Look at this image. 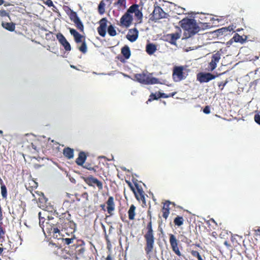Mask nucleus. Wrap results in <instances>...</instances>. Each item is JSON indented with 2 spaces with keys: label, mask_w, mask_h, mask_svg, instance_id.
<instances>
[{
  "label": "nucleus",
  "mask_w": 260,
  "mask_h": 260,
  "mask_svg": "<svg viewBox=\"0 0 260 260\" xmlns=\"http://www.w3.org/2000/svg\"><path fill=\"white\" fill-rule=\"evenodd\" d=\"M140 6L137 4L132 5L127 10L126 12L121 17L119 25L122 27H128L132 23L133 18L131 13H135V16L140 22L143 18L141 10H139Z\"/></svg>",
  "instance_id": "1"
},
{
  "label": "nucleus",
  "mask_w": 260,
  "mask_h": 260,
  "mask_svg": "<svg viewBox=\"0 0 260 260\" xmlns=\"http://www.w3.org/2000/svg\"><path fill=\"white\" fill-rule=\"evenodd\" d=\"M179 24L184 31L183 36L185 39L192 37L200 30L196 20L194 19L184 18L179 21Z\"/></svg>",
  "instance_id": "2"
},
{
  "label": "nucleus",
  "mask_w": 260,
  "mask_h": 260,
  "mask_svg": "<svg viewBox=\"0 0 260 260\" xmlns=\"http://www.w3.org/2000/svg\"><path fill=\"white\" fill-rule=\"evenodd\" d=\"M134 80L144 85H152L159 83L158 79L152 76V74L148 72L135 74L134 75Z\"/></svg>",
  "instance_id": "3"
},
{
  "label": "nucleus",
  "mask_w": 260,
  "mask_h": 260,
  "mask_svg": "<svg viewBox=\"0 0 260 260\" xmlns=\"http://www.w3.org/2000/svg\"><path fill=\"white\" fill-rule=\"evenodd\" d=\"M148 231L145 235V238L146 241V246L145 251L147 254H149L153 249L154 237L153 236V230L152 229L151 222H150L147 225Z\"/></svg>",
  "instance_id": "4"
},
{
  "label": "nucleus",
  "mask_w": 260,
  "mask_h": 260,
  "mask_svg": "<svg viewBox=\"0 0 260 260\" xmlns=\"http://www.w3.org/2000/svg\"><path fill=\"white\" fill-rule=\"evenodd\" d=\"M69 30L71 34L73 36L75 41L76 43L82 42L81 46L79 47V50L83 53H86L87 51V48L85 40L83 41H82V38H83V36L74 28H70Z\"/></svg>",
  "instance_id": "5"
},
{
  "label": "nucleus",
  "mask_w": 260,
  "mask_h": 260,
  "mask_svg": "<svg viewBox=\"0 0 260 260\" xmlns=\"http://www.w3.org/2000/svg\"><path fill=\"white\" fill-rule=\"evenodd\" d=\"M67 9L70 12L69 17L72 21H73L78 29L83 32L84 30V25L78 16L77 13L71 10L69 7H67Z\"/></svg>",
  "instance_id": "6"
},
{
  "label": "nucleus",
  "mask_w": 260,
  "mask_h": 260,
  "mask_svg": "<svg viewBox=\"0 0 260 260\" xmlns=\"http://www.w3.org/2000/svg\"><path fill=\"white\" fill-rule=\"evenodd\" d=\"M83 180L89 186L94 187L96 186L99 190H102L103 189V183L97 178H94L92 175L87 177H83Z\"/></svg>",
  "instance_id": "7"
},
{
  "label": "nucleus",
  "mask_w": 260,
  "mask_h": 260,
  "mask_svg": "<svg viewBox=\"0 0 260 260\" xmlns=\"http://www.w3.org/2000/svg\"><path fill=\"white\" fill-rule=\"evenodd\" d=\"M184 67L183 66L175 67L173 71V79L175 82L180 81L184 79L185 77L183 73Z\"/></svg>",
  "instance_id": "8"
},
{
  "label": "nucleus",
  "mask_w": 260,
  "mask_h": 260,
  "mask_svg": "<svg viewBox=\"0 0 260 260\" xmlns=\"http://www.w3.org/2000/svg\"><path fill=\"white\" fill-rule=\"evenodd\" d=\"M221 58V54L219 52L213 54L211 58V61L209 63L206 70L209 72L213 71L217 67V63L219 62Z\"/></svg>",
  "instance_id": "9"
},
{
  "label": "nucleus",
  "mask_w": 260,
  "mask_h": 260,
  "mask_svg": "<svg viewBox=\"0 0 260 260\" xmlns=\"http://www.w3.org/2000/svg\"><path fill=\"white\" fill-rule=\"evenodd\" d=\"M216 76L210 73L200 72L197 75V80L200 83H206L214 79Z\"/></svg>",
  "instance_id": "10"
},
{
  "label": "nucleus",
  "mask_w": 260,
  "mask_h": 260,
  "mask_svg": "<svg viewBox=\"0 0 260 260\" xmlns=\"http://www.w3.org/2000/svg\"><path fill=\"white\" fill-rule=\"evenodd\" d=\"M136 188L135 189L133 192L135 194V196L136 199L139 201H141L142 202V204L145 205V193L143 190L141 186L139 185L138 183H135Z\"/></svg>",
  "instance_id": "11"
},
{
  "label": "nucleus",
  "mask_w": 260,
  "mask_h": 260,
  "mask_svg": "<svg viewBox=\"0 0 260 260\" xmlns=\"http://www.w3.org/2000/svg\"><path fill=\"white\" fill-rule=\"evenodd\" d=\"M56 38L58 40L59 43L63 46L66 51L69 52L71 50V46L70 44L61 33L59 32L57 34Z\"/></svg>",
  "instance_id": "12"
},
{
  "label": "nucleus",
  "mask_w": 260,
  "mask_h": 260,
  "mask_svg": "<svg viewBox=\"0 0 260 260\" xmlns=\"http://www.w3.org/2000/svg\"><path fill=\"white\" fill-rule=\"evenodd\" d=\"M115 206L114 199L113 197L110 196L109 197L105 204L101 205V207L104 211H106V209L107 211H113L115 209Z\"/></svg>",
  "instance_id": "13"
},
{
  "label": "nucleus",
  "mask_w": 260,
  "mask_h": 260,
  "mask_svg": "<svg viewBox=\"0 0 260 260\" xmlns=\"http://www.w3.org/2000/svg\"><path fill=\"white\" fill-rule=\"evenodd\" d=\"M99 23L100 26L97 28L98 32L101 36L104 37L106 34L107 19L106 18H102L100 20Z\"/></svg>",
  "instance_id": "14"
},
{
  "label": "nucleus",
  "mask_w": 260,
  "mask_h": 260,
  "mask_svg": "<svg viewBox=\"0 0 260 260\" xmlns=\"http://www.w3.org/2000/svg\"><path fill=\"white\" fill-rule=\"evenodd\" d=\"M163 209L165 211H170L171 210H175L176 209L183 210V208L179 206H176L174 202L170 201H166L164 203Z\"/></svg>",
  "instance_id": "15"
},
{
  "label": "nucleus",
  "mask_w": 260,
  "mask_h": 260,
  "mask_svg": "<svg viewBox=\"0 0 260 260\" xmlns=\"http://www.w3.org/2000/svg\"><path fill=\"white\" fill-rule=\"evenodd\" d=\"M170 242L173 251L177 255H178V256H180L181 254L178 247L177 240L175 236L173 234L170 235Z\"/></svg>",
  "instance_id": "16"
},
{
  "label": "nucleus",
  "mask_w": 260,
  "mask_h": 260,
  "mask_svg": "<svg viewBox=\"0 0 260 260\" xmlns=\"http://www.w3.org/2000/svg\"><path fill=\"white\" fill-rule=\"evenodd\" d=\"M233 31V26H229L228 27H223L221 28L218 29L215 31V32L217 36H227L230 35Z\"/></svg>",
  "instance_id": "17"
},
{
  "label": "nucleus",
  "mask_w": 260,
  "mask_h": 260,
  "mask_svg": "<svg viewBox=\"0 0 260 260\" xmlns=\"http://www.w3.org/2000/svg\"><path fill=\"white\" fill-rule=\"evenodd\" d=\"M152 15L154 19H159L164 17L165 13L161 7L157 6L155 7Z\"/></svg>",
  "instance_id": "18"
},
{
  "label": "nucleus",
  "mask_w": 260,
  "mask_h": 260,
  "mask_svg": "<svg viewBox=\"0 0 260 260\" xmlns=\"http://www.w3.org/2000/svg\"><path fill=\"white\" fill-rule=\"evenodd\" d=\"M138 37V31L136 28L130 29L126 35V38L130 42L135 41Z\"/></svg>",
  "instance_id": "19"
},
{
  "label": "nucleus",
  "mask_w": 260,
  "mask_h": 260,
  "mask_svg": "<svg viewBox=\"0 0 260 260\" xmlns=\"http://www.w3.org/2000/svg\"><path fill=\"white\" fill-rule=\"evenodd\" d=\"M87 158V155L83 151H81L78 154V156L76 159V163L77 165L83 166Z\"/></svg>",
  "instance_id": "20"
},
{
  "label": "nucleus",
  "mask_w": 260,
  "mask_h": 260,
  "mask_svg": "<svg viewBox=\"0 0 260 260\" xmlns=\"http://www.w3.org/2000/svg\"><path fill=\"white\" fill-rule=\"evenodd\" d=\"M181 33L177 32L168 34L167 37L170 39L169 42L172 45L176 44V41L180 38Z\"/></svg>",
  "instance_id": "21"
},
{
  "label": "nucleus",
  "mask_w": 260,
  "mask_h": 260,
  "mask_svg": "<svg viewBox=\"0 0 260 260\" xmlns=\"http://www.w3.org/2000/svg\"><path fill=\"white\" fill-rule=\"evenodd\" d=\"M63 156L68 159H72L74 155V149L70 147H65L63 150Z\"/></svg>",
  "instance_id": "22"
},
{
  "label": "nucleus",
  "mask_w": 260,
  "mask_h": 260,
  "mask_svg": "<svg viewBox=\"0 0 260 260\" xmlns=\"http://www.w3.org/2000/svg\"><path fill=\"white\" fill-rule=\"evenodd\" d=\"M157 50L156 46L153 43H148L146 46V51L149 55L153 54Z\"/></svg>",
  "instance_id": "23"
},
{
  "label": "nucleus",
  "mask_w": 260,
  "mask_h": 260,
  "mask_svg": "<svg viewBox=\"0 0 260 260\" xmlns=\"http://www.w3.org/2000/svg\"><path fill=\"white\" fill-rule=\"evenodd\" d=\"M121 53L126 59H128L131 55L130 49L127 45H125L121 48Z\"/></svg>",
  "instance_id": "24"
},
{
  "label": "nucleus",
  "mask_w": 260,
  "mask_h": 260,
  "mask_svg": "<svg viewBox=\"0 0 260 260\" xmlns=\"http://www.w3.org/2000/svg\"><path fill=\"white\" fill-rule=\"evenodd\" d=\"M74 206V203H71L69 201H66L63 202L62 209L65 211H69V210H73L72 206Z\"/></svg>",
  "instance_id": "25"
},
{
  "label": "nucleus",
  "mask_w": 260,
  "mask_h": 260,
  "mask_svg": "<svg viewBox=\"0 0 260 260\" xmlns=\"http://www.w3.org/2000/svg\"><path fill=\"white\" fill-rule=\"evenodd\" d=\"M247 38L248 37L247 36H245V38H243L242 36H240L238 34L236 33L233 37V39L235 42H239L243 44L246 42Z\"/></svg>",
  "instance_id": "26"
},
{
  "label": "nucleus",
  "mask_w": 260,
  "mask_h": 260,
  "mask_svg": "<svg viewBox=\"0 0 260 260\" xmlns=\"http://www.w3.org/2000/svg\"><path fill=\"white\" fill-rule=\"evenodd\" d=\"M2 26L4 28L10 31H13L15 29V25L13 22H3Z\"/></svg>",
  "instance_id": "27"
},
{
  "label": "nucleus",
  "mask_w": 260,
  "mask_h": 260,
  "mask_svg": "<svg viewBox=\"0 0 260 260\" xmlns=\"http://www.w3.org/2000/svg\"><path fill=\"white\" fill-rule=\"evenodd\" d=\"M0 184L2 196L4 199H6L7 197V189L2 179H0Z\"/></svg>",
  "instance_id": "28"
},
{
  "label": "nucleus",
  "mask_w": 260,
  "mask_h": 260,
  "mask_svg": "<svg viewBox=\"0 0 260 260\" xmlns=\"http://www.w3.org/2000/svg\"><path fill=\"white\" fill-rule=\"evenodd\" d=\"M105 4L104 3L103 1H101L100 2V4L99 5L98 11H99V13L101 15L103 14L105 12Z\"/></svg>",
  "instance_id": "29"
},
{
  "label": "nucleus",
  "mask_w": 260,
  "mask_h": 260,
  "mask_svg": "<svg viewBox=\"0 0 260 260\" xmlns=\"http://www.w3.org/2000/svg\"><path fill=\"white\" fill-rule=\"evenodd\" d=\"M108 32L110 36L114 37L116 35V31L112 25L108 27Z\"/></svg>",
  "instance_id": "30"
},
{
  "label": "nucleus",
  "mask_w": 260,
  "mask_h": 260,
  "mask_svg": "<svg viewBox=\"0 0 260 260\" xmlns=\"http://www.w3.org/2000/svg\"><path fill=\"white\" fill-rule=\"evenodd\" d=\"M184 219L182 217L177 216L174 219V223L176 225L178 226H181L183 223Z\"/></svg>",
  "instance_id": "31"
},
{
  "label": "nucleus",
  "mask_w": 260,
  "mask_h": 260,
  "mask_svg": "<svg viewBox=\"0 0 260 260\" xmlns=\"http://www.w3.org/2000/svg\"><path fill=\"white\" fill-rule=\"evenodd\" d=\"M159 99V92H155V93H152L150 96L148 101L151 102L153 100H157Z\"/></svg>",
  "instance_id": "32"
},
{
  "label": "nucleus",
  "mask_w": 260,
  "mask_h": 260,
  "mask_svg": "<svg viewBox=\"0 0 260 260\" xmlns=\"http://www.w3.org/2000/svg\"><path fill=\"white\" fill-rule=\"evenodd\" d=\"M126 5V0H118V1L115 3V5L118 6V8L121 9L125 8Z\"/></svg>",
  "instance_id": "33"
},
{
  "label": "nucleus",
  "mask_w": 260,
  "mask_h": 260,
  "mask_svg": "<svg viewBox=\"0 0 260 260\" xmlns=\"http://www.w3.org/2000/svg\"><path fill=\"white\" fill-rule=\"evenodd\" d=\"M83 167L88 170L93 171L94 172H95L96 171V169L98 168V167L96 166L92 167L91 164H88V163L86 164L83 166Z\"/></svg>",
  "instance_id": "34"
},
{
  "label": "nucleus",
  "mask_w": 260,
  "mask_h": 260,
  "mask_svg": "<svg viewBox=\"0 0 260 260\" xmlns=\"http://www.w3.org/2000/svg\"><path fill=\"white\" fill-rule=\"evenodd\" d=\"M38 142V141L36 139H34L30 144V146L35 150H38V148L37 146V144Z\"/></svg>",
  "instance_id": "35"
},
{
  "label": "nucleus",
  "mask_w": 260,
  "mask_h": 260,
  "mask_svg": "<svg viewBox=\"0 0 260 260\" xmlns=\"http://www.w3.org/2000/svg\"><path fill=\"white\" fill-rule=\"evenodd\" d=\"M46 38L47 40L54 39L53 33L51 31H49V32L46 34Z\"/></svg>",
  "instance_id": "36"
},
{
  "label": "nucleus",
  "mask_w": 260,
  "mask_h": 260,
  "mask_svg": "<svg viewBox=\"0 0 260 260\" xmlns=\"http://www.w3.org/2000/svg\"><path fill=\"white\" fill-rule=\"evenodd\" d=\"M0 16L1 17L8 16L9 13L5 10H0Z\"/></svg>",
  "instance_id": "37"
},
{
  "label": "nucleus",
  "mask_w": 260,
  "mask_h": 260,
  "mask_svg": "<svg viewBox=\"0 0 260 260\" xmlns=\"http://www.w3.org/2000/svg\"><path fill=\"white\" fill-rule=\"evenodd\" d=\"M227 83H228V81H225L224 82H220L218 83V86L219 87H222L221 88V90H222L223 89V87L227 84Z\"/></svg>",
  "instance_id": "38"
},
{
  "label": "nucleus",
  "mask_w": 260,
  "mask_h": 260,
  "mask_svg": "<svg viewBox=\"0 0 260 260\" xmlns=\"http://www.w3.org/2000/svg\"><path fill=\"white\" fill-rule=\"evenodd\" d=\"M254 120L255 121L260 125V115L258 114H256L254 115Z\"/></svg>",
  "instance_id": "39"
},
{
  "label": "nucleus",
  "mask_w": 260,
  "mask_h": 260,
  "mask_svg": "<svg viewBox=\"0 0 260 260\" xmlns=\"http://www.w3.org/2000/svg\"><path fill=\"white\" fill-rule=\"evenodd\" d=\"M126 183H127V184L128 185L129 187H130V188L131 189V190L134 191L135 189L136 188V187H135V185L134 186L132 183L129 181H126Z\"/></svg>",
  "instance_id": "40"
},
{
  "label": "nucleus",
  "mask_w": 260,
  "mask_h": 260,
  "mask_svg": "<svg viewBox=\"0 0 260 260\" xmlns=\"http://www.w3.org/2000/svg\"><path fill=\"white\" fill-rule=\"evenodd\" d=\"M203 112L205 114H209L210 113V107L208 106H206L203 109Z\"/></svg>",
  "instance_id": "41"
},
{
  "label": "nucleus",
  "mask_w": 260,
  "mask_h": 260,
  "mask_svg": "<svg viewBox=\"0 0 260 260\" xmlns=\"http://www.w3.org/2000/svg\"><path fill=\"white\" fill-rule=\"evenodd\" d=\"M64 240L65 243L68 245L71 244L73 242V239L72 238H66Z\"/></svg>",
  "instance_id": "42"
},
{
  "label": "nucleus",
  "mask_w": 260,
  "mask_h": 260,
  "mask_svg": "<svg viewBox=\"0 0 260 260\" xmlns=\"http://www.w3.org/2000/svg\"><path fill=\"white\" fill-rule=\"evenodd\" d=\"M39 216L40 219V223H41V222L44 223L45 220V219L44 217L42 216V212H39Z\"/></svg>",
  "instance_id": "43"
},
{
  "label": "nucleus",
  "mask_w": 260,
  "mask_h": 260,
  "mask_svg": "<svg viewBox=\"0 0 260 260\" xmlns=\"http://www.w3.org/2000/svg\"><path fill=\"white\" fill-rule=\"evenodd\" d=\"M129 218L131 220L134 219L135 216V212H128Z\"/></svg>",
  "instance_id": "44"
},
{
  "label": "nucleus",
  "mask_w": 260,
  "mask_h": 260,
  "mask_svg": "<svg viewBox=\"0 0 260 260\" xmlns=\"http://www.w3.org/2000/svg\"><path fill=\"white\" fill-rule=\"evenodd\" d=\"M46 4L49 7H52L53 6V3L51 0H47Z\"/></svg>",
  "instance_id": "45"
},
{
  "label": "nucleus",
  "mask_w": 260,
  "mask_h": 260,
  "mask_svg": "<svg viewBox=\"0 0 260 260\" xmlns=\"http://www.w3.org/2000/svg\"><path fill=\"white\" fill-rule=\"evenodd\" d=\"M159 94V98H168V96L167 95V94H166L165 93H161L160 92H158Z\"/></svg>",
  "instance_id": "46"
},
{
  "label": "nucleus",
  "mask_w": 260,
  "mask_h": 260,
  "mask_svg": "<svg viewBox=\"0 0 260 260\" xmlns=\"http://www.w3.org/2000/svg\"><path fill=\"white\" fill-rule=\"evenodd\" d=\"M2 223V222H0V238H1L3 236V235H4V231H3V229L1 226V224Z\"/></svg>",
  "instance_id": "47"
},
{
  "label": "nucleus",
  "mask_w": 260,
  "mask_h": 260,
  "mask_svg": "<svg viewBox=\"0 0 260 260\" xmlns=\"http://www.w3.org/2000/svg\"><path fill=\"white\" fill-rule=\"evenodd\" d=\"M52 232L54 233V234H57V233H59L60 231L58 229H57V228H54L53 229H52Z\"/></svg>",
  "instance_id": "48"
},
{
  "label": "nucleus",
  "mask_w": 260,
  "mask_h": 260,
  "mask_svg": "<svg viewBox=\"0 0 260 260\" xmlns=\"http://www.w3.org/2000/svg\"><path fill=\"white\" fill-rule=\"evenodd\" d=\"M179 9H180L179 11V12L178 13V14L179 15H180L182 13H183V14L184 13V11H185V9L184 8H179Z\"/></svg>",
  "instance_id": "49"
},
{
  "label": "nucleus",
  "mask_w": 260,
  "mask_h": 260,
  "mask_svg": "<svg viewBox=\"0 0 260 260\" xmlns=\"http://www.w3.org/2000/svg\"><path fill=\"white\" fill-rule=\"evenodd\" d=\"M136 207L134 205H132L128 211H135Z\"/></svg>",
  "instance_id": "50"
},
{
  "label": "nucleus",
  "mask_w": 260,
  "mask_h": 260,
  "mask_svg": "<svg viewBox=\"0 0 260 260\" xmlns=\"http://www.w3.org/2000/svg\"><path fill=\"white\" fill-rule=\"evenodd\" d=\"M176 92H173L167 94V95L168 96V98L173 97L176 94Z\"/></svg>",
  "instance_id": "51"
},
{
  "label": "nucleus",
  "mask_w": 260,
  "mask_h": 260,
  "mask_svg": "<svg viewBox=\"0 0 260 260\" xmlns=\"http://www.w3.org/2000/svg\"><path fill=\"white\" fill-rule=\"evenodd\" d=\"M169 212H164L163 217L167 218L168 216Z\"/></svg>",
  "instance_id": "52"
},
{
  "label": "nucleus",
  "mask_w": 260,
  "mask_h": 260,
  "mask_svg": "<svg viewBox=\"0 0 260 260\" xmlns=\"http://www.w3.org/2000/svg\"><path fill=\"white\" fill-rule=\"evenodd\" d=\"M197 258L198 260H203L199 253H197Z\"/></svg>",
  "instance_id": "53"
},
{
  "label": "nucleus",
  "mask_w": 260,
  "mask_h": 260,
  "mask_svg": "<svg viewBox=\"0 0 260 260\" xmlns=\"http://www.w3.org/2000/svg\"><path fill=\"white\" fill-rule=\"evenodd\" d=\"M106 260H112V258L110 255H108V256L106 258Z\"/></svg>",
  "instance_id": "54"
},
{
  "label": "nucleus",
  "mask_w": 260,
  "mask_h": 260,
  "mask_svg": "<svg viewBox=\"0 0 260 260\" xmlns=\"http://www.w3.org/2000/svg\"><path fill=\"white\" fill-rule=\"evenodd\" d=\"M2 219H3L2 212H0V222H2L1 220H2Z\"/></svg>",
  "instance_id": "55"
},
{
  "label": "nucleus",
  "mask_w": 260,
  "mask_h": 260,
  "mask_svg": "<svg viewBox=\"0 0 260 260\" xmlns=\"http://www.w3.org/2000/svg\"><path fill=\"white\" fill-rule=\"evenodd\" d=\"M4 2V0H0V6L2 5Z\"/></svg>",
  "instance_id": "56"
},
{
  "label": "nucleus",
  "mask_w": 260,
  "mask_h": 260,
  "mask_svg": "<svg viewBox=\"0 0 260 260\" xmlns=\"http://www.w3.org/2000/svg\"><path fill=\"white\" fill-rule=\"evenodd\" d=\"M118 59L120 60V61L121 62H123L124 61V59H122V57H118Z\"/></svg>",
  "instance_id": "57"
},
{
  "label": "nucleus",
  "mask_w": 260,
  "mask_h": 260,
  "mask_svg": "<svg viewBox=\"0 0 260 260\" xmlns=\"http://www.w3.org/2000/svg\"><path fill=\"white\" fill-rule=\"evenodd\" d=\"M3 251V248L0 247V254L2 253Z\"/></svg>",
  "instance_id": "58"
},
{
  "label": "nucleus",
  "mask_w": 260,
  "mask_h": 260,
  "mask_svg": "<svg viewBox=\"0 0 260 260\" xmlns=\"http://www.w3.org/2000/svg\"><path fill=\"white\" fill-rule=\"evenodd\" d=\"M224 245H226V246H229V244H228V243L227 241H225L224 243Z\"/></svg>",
  "instance_id": "59"
},
{
  "label": "nucleus",
  "mask_w": 260,
  "mask_h": 260,
  "mask_svg": "<svg viewBox=\"0 0 260 260\" xmlns=\"http://www.w3.org/2000/svg\"><path fill=\"white\" fill-rule=\"evenodd\" d=\"M47 218H48V219L47 220L49 221V220H50L51 219H52V218H51L49 215L47 216Z\"/></svg>",
  "instance_id": "60"
},
{
  "label": "nucleus",
  "mask_w": 260,
  "mask_h": 260,
  "mask_svg": "<svg viewBox=\"0 0 260 260\" xmlns=\"http://www.w3.org/2000/svg\"><path fill=\"white\" fill-rule=\"evenodd\" d=\"M258 58V56H255V59L254 60L257 59Z\"/></svg>",
  "instance_id": "61"
},
{
  "label": "nucleus",
  "mask_w": 260,
  "mask_h": 260,
  "mask_svg": "<svg viewBox=\"0 0 260 260\" xmlns=\"http://www.w3.org/2000/svg\"><path fill=\"white\" fill-rule=\"evenodd\" d=\"M3 133V132L2 130H0V134H2Z\"/></svg>",
  "instance_id": "62"
},
{
  "label": "nucleus",
  "mask_w": 260,
  "mask_h": 260,
  "mask_svg": "<svg viewBox=\"0 0 260 260\" xmlns=\"http://www.w3.org/2000/svg\"><path fill=\"white\" fill-rule=\"evenodd\" d=\"M42 210H45V211H47V210L45 209L44 208H42Z\"/></svg>",
  "instance_id": "63"
},
{
  "label": "nucleus",
  "mask_w": 260,
  "mask_h": 260,
  "mask_svg": "<svg viewBox=\"0 0 260 260\" xmlns=\"http://www.w3.org/2000/svg\"><path fill=\"white\" fill-rule=\"evenodd\" d=\"M54 213H55L56 215H58V213L57 212H54Z\"/></svg>",
  "instance_id": "64"
}]
</instances>
